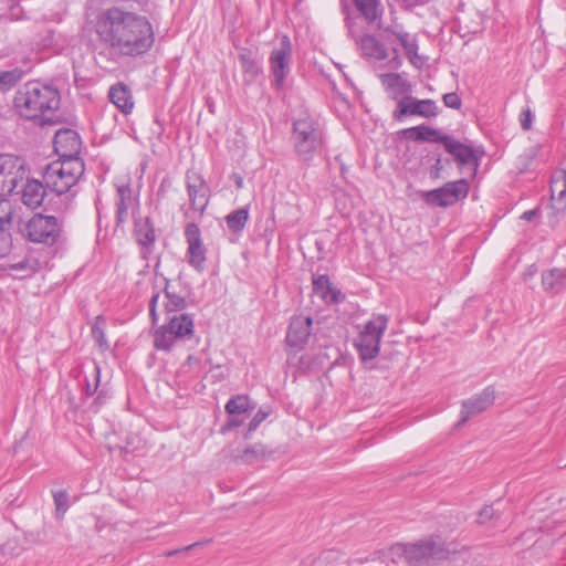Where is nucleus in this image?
<instances>
[{
	"instance_id": "f257e3e1",
	"label": "nucleus",
	"mask_w": 566,
	"mask_h": 566,
	"mask_svg": "<svg viewBox=\"0 0 566 566\" xmlns=\"http://www.w3.org/2000/svg\"><path fill=\"white\" fill-rule=\"evenodd\" d=\"M94 31L101 44L123 56L143 55L155 42L154 29L147 17L117 6L96 14Z\"/></svg>"
},
{
	"instance_id": "f03ea898",
	"label": "nucleus",
	"mask_w": 566,
	"mask_h": 566,
	"mask_svg": "<svg viewBox=\"0 0 566 566\" xmlns=\"http://www.w3.org/2000/svg\"><path fill=\"white\" fill-rule=\"evenodd\" d=\"M59 105V91L40 82L25 84L14 96V107L18 113L27 119H39L41 125L53 123L50 117H46V113L56 111Z\"/></svg>"
},
{
	"instance_id": "7ed1b4c3",
	"label": "nucleus",
	"mask_w": 566,
	"mask_h": 566,
	"mask_svg": "<svg viewBox=\"0 0 566 566\" xmlns=\"http://www.w3.org/2000/svg\"><path fill=\"white\" fill-rule=\"evenodd\" d=\"M84 174V163L80 157H69L49 164L43 172L45 186L59 199L78 182Z\"/></svg>"
},
{
	"instance_id": "20e7f679",
	"label": "nucleus",
	"mask_w": 566,
	"mask_h": 566,
	"mask_svg": "<svg viewBox=\"0 0 566 566\" xmlns=\"http://www.w3.org/2000/svg\"><path fill=\"white\" fill-rule=\"evenodd\" d=\"M195 322L190 314H174L154 334V346L158 350L170 352L175 346L195 340Z\"/></svg>"
},
{
	"instance_id": "39448f33",
	"label": "nucleus",
	"mask_w": 566,
	"mask_h": 566,
	"mask_svg": "<svg viewBox=\"0 0 566 566\" xmlns=\"http://www.w3.org/2000/svg\"><path fill=\"white\" fill-rule=\"evenodd\" d=\"M292 142L302 161L310 163L324 144V134L318 123L304 113L293 122Z\"/></svg>"
},
{
	"instance_id": "423d86ee",
	"label": "nucleus",
	"mask_w": 566,
	"mask_h": 566,
	"mask_svg": "<svg viewBox=\"0 0 566 566\" xmlns=\"http://www.w3.org/2000/svg\"><path fill=\"white\" fill-rule=\"evenodd\" d=\"M392 554L403 556L411 566H423L430 560H442L449 556V549L440 538L422 539L413 544H397L391 548Z\"/></svg>"
},
{
	"instance_id": "0eeeda50",
	"label": "nucleus",
	"mask_w": 566,
	"mask_h": 566,
	"mask_svg": "<svg viewBox=\"0 0 566 566\" xmlns=\"http://www.w3.org/2000/svg\"><path fill=\"white\" fill-rule=\"evenodd\" d=\"M63 219L55 216L35 213L24 224L23 233L33 243L53 247L63 239Z\"/></svg>"
},
{
	"instance_id": "6e6552de",
	"label": "nucleus",
	"mask_w": 566,
	"mask_h": 566,
	"mask_svg": "<svg viewBox=\"0 0 566 566\" xmlns=\"http://www.w3.org/2000/svg\"><path fill=\"white\" fill-rule=\"evenodd\" d=\"M388 317L376 315L369 319L354 342L359 358L363 361H370L377 357L380 349V339L387 328Z\"/></svg>"
},
{
	"instance_id": "1a4fd4ad",
	"label": "nucleus",
	"mask_w": 566,
	"mask_h": 566,
	"mask_svg": "<svg viewBox=\"0 0 566 566\" xmlns=\"http://www.w3.org/2000/svg\"><path fill=\"white\" fill-rule=\"evenodd\" d=\"M186 187L189 209L185 211L187 219H201L210 201V188L205 178L195 171L186 174Z\"/></svg>"
},
{
	"instance_id": "9d476101",
	"label": "nucleus",
	"mask_w": 566,
	"mask_h": 566,
	"mask_svg": "<svg viewBox=\"0 0 566 566\" xmlns=\"http://www.w3.org/2000/svg\"><path fill=\"white\" fill-rule=\"evenodd\" d=\"M468 193V181L465 179H459L449 181L437 189L421 191L420 196L429 206L447 208L454 205L460 199H464Z\"/></svg>"
},
{
	"instance_id": "9b49d317",
	"label": "nucleus",
	"mask_w": 566,
	"mask_h": 566,
	"mask_svg": "<svg viewBox=\"0 0 566 566\" xmlns=\"http://www.w3.org/2000/svg\"><path fill=\"white\" fill-rule=\"evenodd\" d=\"M292 59V43L287 35H282L280 43L273 48L269 64L273 75V84L276 88L284 85L285 78L290 73V64Z\"/></svg>"
},
{
	"instance_id": "f8f14e48",
	"label": "nucleus",
	"mask_w": 566,
	"mask_h": 566,
	"mask_svg": "<svg viewBox=\"0 0 566 566\" xmlns=\"http://www.w3.org/2000/svg\"><path fill=\"white\" fill-rule=\"evenodd\" d=\"M24 176V161L10 154L0 155V195H11Z\"/></svg>"
},
{
	"instance_id": "ddd939ff",
	"label": "nucleus",
	"mask_w": 566,
	"mask_h": 566,
	"mask_svg": "<svg viewBox=\"0 0 566 566\" xmlns=\"http://www.w3.org/2000/svg\"><path fill=\"white\" fill-rule=\"evenodd\" d=\"M439 114V107L433 99H417L413 96H405L398 101L392 117L401 122L407 116H420L424 118L436 117Z\"/></svg>"
},
{
	"instance_id": "4468645a",
	"label": "nucleus",
	"mask_w": 566,
	"mask_h": 566,
	"mask_svg": "<svg viewBox=\"0 0 566 566\" xmlns=\"http://www.w3.org/2000/svg\"><path fill=\"white\" fill-rule=\"evenodd\" d=\"M185 239L188 244L187 259L188 263L201 272L205 269L207 260V249L201 239V231L195 221L188 222L185 227Z\"/></svg>"
},
{
	"instance_id": "2eb2a0df",
	"label": "nucleus",
	"mask_w": 566,
	"mask_h": 566,
	"mask_svg": "<svg viewBox=\"0 0 566 566\" xmlns=\"http://www.w3.org/2000/svg\"><path fill=\"white\" fill-rule=\"evenodd\" d=\"M495 391L492 387L484 388L480 394L462 402L461 418L457 426L467 422L471 417L479 415L493 405Z\"/></svg>"
},
{
	"instance_id": "dca6fc26",
	"label": "nucleus",
	"mask_w": 566,
	"mask_h": 566,
	"mask_svg": "<svg viewBox=\"0 0 566 566\" xmlns=\"http://www.w3.org/2000/svg\"><path fill=\"white\" fill-rule=\"evenodd\" d=\"M312 318L310 316H295L291 319L286 344L295 350L302 349L311 336Z\"/></svg>"
},
{
	"instance_id": "f3484780",
	"label": "nucleus",
	"mask_w": 566,
	"mask_h": 566,
	"mask_svg": "<svg viewBox=\"0 0 566 566\" xmlns=\"http://www.w3.org/2000/svg\"><path fill=\"white\" fill-rule=\"evenodd\" d=\"M442 145L446 150L454 157V159L462 166L470 165L475 171L479 167V158L475 155L474 150L458 140L453 137L447 135L442 138Z\"/></svg>"
},
{
	"instance_id": "a211bd4d",
	"label": "nucleus",
	"mask_w": 566,
	"mask_h": 566,
	"mask_svg": "<svg viewBox=\"0 0 566 566\" xmlns=\"http://www.w3.org/2000/svg\"><path fill=\"white\" fill-rule=\"evenodd\" d=\"M381 85L386 93L394 101L411 95L412 86L410 82L399 73H385L379 75Z\"/></svg>"
},
{
	"instance_id": "6ab92c4d",
	"label": "nucleus",
	"mask_w": 566,
	"mask_h": 566,
	"mask_svg": "<svg viewBox=\"0 0 566 566\" xmlns=\"http://www.w3.org/2000/svg\"><path fill=\"white\" fill-rule=\"evenodd\" d=\"M138 206L137 199L133 195L129 185H120L117 187L116 201V226L119 227L128 220L129 210Z\"/></svg>"
},
{
	"instance_id": "aec40b11",
	"label": "nucleus",
	"mask_w": 566,
	"mask_h": 566,
	"mask_svg": "<svg viewBox=\"0 0 566 566\" xmlns=\"http://www.w3.org/2000/svg\"><path fill=\"white\" fill-rule=\"evenodd\" d=\"M81 140L76 132L72 129L59 130L54 136V147L63 158L77 157Z\"/></svg>"
},
{
	"instance_id": "412c9836",
	"label": "nucleus",
	"mask_w": 566,
	"mask_h": 566,
	"mask_svg": "<svg viewBox=\"0 0 566 566\" xmlns=\"http://www.w3.org/2000/svg\"><path fill=\"white\" fill-rule=\"evenodd\" d=\"M135 235L138 244L142 247L143 258L147 259V254L156 241L155 228L149 218H135Z\"/></svg>"
},
{
	"instance_id": "4be33fe9",
	"label": "nucleus",
	"mask_w": 566,
	"mask_h": 566,
	"mask_svg": "<svg viewBox=\"0 0 566 566\" xmlns=\"http://www.w3.org/2000/svg\"><path fill=\"white\" fill-rule=\"evenodd\" d=\"M46 189L49 188L45 184L43 185L36 179H30L27 180L19 193L21 195L22 202L27 207L35 209L42 205L46 195Z\"/></svg>"
},
{
	"instance_id": "5701e85b",
	"label": "nucleus",
	"mask_w": 566,
	"mask_h": 566,
	"mask_svg": "<svg viewBox=\"0 0 566 566\" xmlns=\"http://www.w3.org/2000/svg\"><path fill=\"white\" fill-rule=\"evenodd\" d=\"M385 32L392 34L398 40L412 65L420 67L423 64L418 55V43L413 36L401 29L387 28Z\"/></svg>"
},
{
	"instance_id": "b1692460",
	"label": "nucleus",
	"mask_w": 566,
	"mask_h": 566,
	"mask_svg": "<svg viewBox=\"0 0 566 566\" xmlns=\"http://www.w3.org/2000/svg\"><path fill=\"white\" fill-rule=\"evenodd\" d=\"M111 102L124 114H129L134 108L130 90L123 83H117L109 88Z\"/></svg>"
},
{
	"instance_id": "393cba45",
	"label": "nucleus",
	"mask_w": 566,
	"mask_h": 566,
	"mask_svg": "<svg viewBox=\"0 0 566 566\" xmlns=\"http://www.w3.org/2000/svg\"><path fill=\"white\" fill-rule=\"evenodd\" d=\"M543 289L557 294L566 289V269H552L542 274Z\"/></svg>"
},
{
	"instance_id": "a878e982",
	"label": "nucleus",
	"mask_w": 566,
	"mask_h": 566,
	"mask_svg": "<svg viewBox=\"0 0 566 566\" xmlns=\"http://www.w3.org/2000/svg\"><path fill=\"white\" fill-rule=\"evenodd\" d=\"M403 136L408 139L415 142H431V143H441L442 138L446 136L441 134L439 130L431 128L427 125H419L416 127H410L403 130Z\"/></svg>"
},
{
	"instance_id": "bb28decb",
	"label": "nucleus",
	"mask_w": 566,
	"mask_h": 566,
	"mask_svg": "<svg viewBox=\"0 0 566 566\" xmlns=\"http://www.w3.org/2000/svg\"><path fill=\"white\" fill-rule=\"evenodd\" d=\"M255 403H252L245 395H237L228 400L224 409L229 416L244 415L253 411Z\"/></svg>"
},
{
	"instance_id": "cd10ccee",
	"label": "nucleus",
	"mask_w": 566,
	"mask_h": 566,
	"mask_svg": "<svg viewBox=\"0 0 566 566\" xmlns=\"http://www.w3.org/2000/svg\"><path fill=\"white\" fill-rule=\"evenodd\" d=\"M313 290L324 300H331L332 302H338L340 293L336 291L327 275H317L313 277Z\"/></svg>"
},
{
	"instance_id": "c85d7f7f",
	"label": "nucleus",
	"mask_w": 566,
	"mask_h": 566,
	"mask_svg": "<svg viewBox=\"0 0 566 566\" xmlns=\"http://www.w3.org/2000/svg\"><path fill=\"white\" fill-rule=\"evenodd\" d=\"M360 48L364 51V53L370 57L377 60H386L388 57L387 50L373 35H361Z\"/></svg>"
},
{
	"instance_id": "c756f323",
	"label": "nucleus",
	"mask_w": 566,
	"mask_h": 566,
	"mask_svg": "<svg viewBox=\"0 0 566 566\" xmlns=\"http://www.w3.org/2000/svg\"><path fill=\"white\" fill-rule=\"evenodd\" d=\"M224 219L228 229L233 233H239L245 228L248 223L249 209L248 207L237 209L227 214Z\"/></svg>"
},
{
	"instance_id": "7c9ffc66",
	"label": "nucleus",
	"mask_w": 566,
	"mask_h": 566,
	"mask_svg": "<svg viewBox=\"0 0 566 566\" xmlns=\"http://www.w3.org/2000/svg\"><path fill=\"white\" fill-rule=\"evenodd\" d=\"M165 297L167 300L165 303V311L167 316L174 314H185L182 312L187 305L185 297L175 292H171L168 284L165 286Z\"/></svg>"
},
{
	"instance_id": "2f4dec72",
	"label": "nucleus",
	"mask_w": 566,
	"mask_h": 566,
	"mask_svg": "<svg viewBox=\"0 0 566 566\" xmlns=\"http://www.w3.org/2000/svg\"><path fill=\"white\" fill-rule=\"evenodd\" d=\"M357 10L369 23H376L380 18L379 0H354Z\"/></svg>"
},
{
	"instance_id": "473e14b6",
	"label": "nucleus",
	"mask_w": 566,
	"mask_h": 566,
	"mask_svg": "<svg viewBox=\"0 0 566 566\" xmlns=\"http://www.w3.org/2000/svg\"><path fill=\"white\" fill-rule=\"evenodd\" d=\"M268 454L266 448L261 443H255L247 447L241 454L235 458L245 464L254 463L261 459H264Z\"/></svg>"
},
{
	"instance_id": "72a5a7b5",
	"label": "nucleus",
	"mask_w": 566,
	"mask_h": 566,
	"mask_svg": "<svg viewBox=\"0 0 566 566\" xmlns=\"http://www.w3.org/2000/svg\"><path fill=\"white\" fill-rule=\"evenodd\" d=\"M23 71L21 69H12L9 71H0V91L4 92L13 87L21 81Z\"/></svg>"
},
{
	"instance_id": "f704fd0d",
	"label": "nucleus",
	"mask_w": 566,
	"mask_h": 566,
	"mask_svg": "<svg viewBox=\"0 0 566 566\" xmlns=\"http://www.w3.org/2000/svg\"><path fill=\"white\" fill-rule=\"evenodd\" d=\"M101 368L93 361L90 367L88 375H85V395L87 397L94 395L99 386Z\"/></svg>"
},
{
	"instance_id": "c9c22d12",
	"label": "nucleus",
	"mask_w": 566,
	"mask_h": 566,
	"mask_svg": "<svg viewBox=\"0 0 566 566\" xmlns=\"http://www.w3.org/2000/svg\"><path fill=\"white\" fill-rule=\"evenodd\" d=\"M38 261L34 259L24 258L19 262L11 263L9 268L12 271L21 272V277L29 276L38 270Z\"/></svg>"
},
{
	"instance_id": "e433bc0d",
	"label": "nucleus",
	"mask_w": 566,
	"mask_h": 566,
	"mask_svg": "<svg viewBox=\"0 0 566 566\" xmlns=\"http://www.w3.org/2000/svg\"><path fill=\"white\" fill-rule=\"evenodd\" d=\"M6 196L7 195H0V226L9 229L13 209L10 200L7 199Z\"/></svg>"
},
{
	"instance_id": "4c0bfd02",
	"label": "nucleus",
	"mask_w": 566,
	"mask_h": 566,
	"mask_svg": "<svg viewBox=\"0 0 566 566\" xmlns=\"http://www.w3.org/2000/svg\"><path fill=\"white\" fill-rule=\"evenodd\" d=\"M55 511L59 518H62L69 509V495L66 491H56L53 493Z\"/></svg>"
},
{
	"instance_id": "58836bf2",
	"label": "nucleus",
	"mask_w": 566,
	"mask_h": 566,
	"mask_svg": "<svg viewBox=\"0 0 566 566\" xmlns=\"http://www.w3.org/2000/svg\"><path fill=\"white\" fill-rule=\"evenodd\" d=\"M103 325L104 321L98 316L92 326V336L101 348H108Z\"/></svg>"
},
{
	"instance_id": "ea45409f",
	"label": "nucleus",
	"mask_w": 566,
	"mask_h": 566,
	"mask_svg": "<svg viewBox=\"0 0 566 566\" xmlns=\"http://www.w3.org/2000/svg\"><path fill=\"white\" fill-rule=\"evenodd\" d=\"M271 413V408H261L258 410V412L253 416L251 421L249 422L248 430L244 434V438H249L250 434L263 422Z\"/></svg>"
},
{
	"instance_id": "a19ab883",
	"label": "nucleus",
	"mask_w": 566,
	"mask_h": 566,
	"mask_svg": "<svg viewBox=\"0 0 566 566\" xmlns=\"http://www.w3.org/2000/svg\"><path fill=\"white\" fill-rule=\"evenodd\" d=\"M12 248V238L8 228L0 226V259L8 255Z\"/></svg>"
},
{
	"instance_id": "79ce46f5",
	"label": "nucleus",
	"mask_w": 566,
	"mask_h": 566,
	"mask_svg": "<svg viewBox=\"0 0 566 566\" xmlns=\"http://www.w3.org/2000/svg\"><path fill=\"white\" fill-rule=\"evenodd\" d=\"M117 3L128 4L133 9H138L143 12H150L151 0H114Z\"/></svg>"
},
{
	"instance_id": "37998d69",
	"label": "nucleus",
	"mask_w": 566,
	"mask_h": 566,
	"mask_svg": "<svg viewBox=\"0 0 566 566\" xmlns=\"http://www.w3.org/2000/svg\"><path fill=\"white\" fill-rule=\"evenodd\" d=\"M562 185H566V171H557L551 181L552 199H555V193L562 188Z\"/></svg>"
},
{
	"instance_id": "c03bdc74",
	"label": "nucleus",
	"mask_w": 566,
	"mask_h": 566,
	"mask_svg": "<svg viewBox=\"0 0 566 566\" xmlns=\"http://www.w3.org/2000/svg\"><path fill=\"white\" fill-rule=\"evenodd\" d=\"M443 104L452 109H460L462 102L459 95L454 92L447 93L442 96Z\"/></svg>"
},
{
	"instance_id": "a18cd8bd",
	"label": "nucleus",
	"mask_w": 566,
	"mask_h": 566,
	"mask_svg": "<svg viewBox=\"0 0 566 566\" xmlns=\"http://www.w3.org/2000/svg\"><path fill=\"white\" fill-rule=\"evenodd\" d=\"M555 209L564 211L566 209V185H562V188L555 193Z\"/></svg>"
},
{
	"instance_id": "49530a36",
	"label": "nucleus",
	"mask_w": 566,
	"mask_h": 566,
	"mask_svg": "<svg viewBox=\"0 0 566 566\" xmlns=\"http://www.w3.org/2000/svg\"><path fill=\"white\" fill-rule=\"evenodd\" d=\"M240 59L242 61V66L245 72L252 73L253 75L258 74L259 69L249 54H241Z\"/></svg>"
},
{
	"instance_id": "de8ad7c7",
	"label": "nucleus",
	"mask_w": 566,
	"mask_h": 566,
	"mask_svg": "<svg viewBox=\"0 0 566 566\" xmlns=\"http://www.w3.org/2000/svg\"><path fill=\"white\" fill-rule=\"evenodd\" d=\"M495 516V510L491 505H485L479 511V520L480 524H484L488 521L492 520Z\"/></svg>"
},
{
	"instance_id": "09e8293b",
	"label": "nucleus",
	"mask_w": 566,
	"mask_h": 566,
	"mask_svg": "<svg viewBox=\"0 0 566 566\" xmlns=\"http://www.w3.org/2000/svg\"><path fill=\"white\" fill-rule=\"evenodd\" d=\"M521 126L524 130H530L533 122V113L531 108H526L522 112L520 117Z\"/></svg>"
},
{
	"instance_id": "8fccbe9b",
	"label": "nucleus",
	"mask_w": 566,
	"mask_h": 566,
	"mask_svg": "<svg viewBox=\"0 0 566 566\" xmlns=\"http://www.w3.org/2000/svg\"><path fill=\"white\" fill-rule=\"evenodd\" d=\"M442 170H443L442 159L440 157H438L436 159V163L431 166V168L429 170L430 178L433 180L441 178Z\"/></svg>"
},
{
	"instance_id": "3c124183",
	"label": "nucleus",
	"mask_w": 566,
	"mask_h": 566,
	"mask_svg": "<svg viewBox=\"0 0 566 566\" xmlns=\"http://www.w3.org/2000/svg\"><path fill=\"white\" fill-rule=\"evenodd\" d=\"M240 416L241 415L229 416V419L224 424L223 430H232L234 428L240 427L243 423V419L240 418Z\"/></svg>"
},
{
	"instance_id": "603ef678",
	"label": "nucleus",
	"mask_w": 566,
	"mask_h": 566,
	"mask_svg": "<svg viewBox=\"0 0 566 566\" xmlns=\"http://www.w3.org/2000/svg\"><path fill=\"white\" fill-rule=\"evenodd\" d=\"M346 24H347V29H348V34L354 39V40H360V35L359 33L356 31V28H355V23L353 21H355V19L350 18V17H347L346 19Z\"/></svg>"
},
{
	"instance_id": "864d4df0",
	"label": "nucleus",
	"mask_w": 566,
	"mask_h": 566,
	"mask_svg": "<svg viewBox=\"0 0 566 566\" xmlns=\"http://www.w3.org/2000/svg\"><path fill=\"white\" fill-rule=\"evenodd\" d=\"M158 298H159V294H154L149 302V314L153 318V322H155L157 319L156 304H157Z\"/></svg>"
},
{
	"instance_id": "5fc2aeb1",
	"label": "nucleus",
	"mask_w": 566,
	"mask_h": 566,
	"mask_svg": "<svg viewBox=\"0 0 566 566\" xmlns=\"http://www.w3.org/2000/svg\"><path fill=\"white\" fill-rule=\"evenodd\" d=\"M201 544H202V543L197 542V543H193V544H191V545L185 546V547L179 548V549L169 551V552L165 553V556H168V557H169V556L176 555V554L181 553V552H187V551H190L191 548H193V547H196V546H199V545H201Z\"/></svg>"
},
{
	"instance_id": "6e6d98bb",
	"label": "nucleus",
	"mask_w": 566,
	"mask_h": 566,
	"mask_svg": "<svg viewBox=\"0 0 566 566\" xmlns=\"http://www.w3.org/2000/svg\"><path fill=\"white\" fill-rule=\"evenodd\" d=\"M537 212H538V209L527 210V211L523 212V214L521 216V219H523L525 221H532L536 217Z\"/></svg>"
},
{
	"instance_id": "4d7b16f0",
	"label": "nucleus",
	"mask_w": 566,
	"mask_h": 566,
	"mask_svg": "<svg viewBox=\"0 0 566 566\" xmlns=\"http://www.w3.org/2000/svg\"><path fill=\"white\" fill-rule=\"evenodd\" d=\"M234 181H235V186L238 188H242L243 187V178L239 175H234Z\"/></svg>"
},
{
	"instance_id": "13d9d810",
	"label": "nucleus",
	"mask_w": 566,
	"mask_h": 566,
	"mask_svg": "<svg viewBox=\"0 0 566 566\" xmlns=\"http://www.w3.org/2000/svg\"><path fill=\"white\" fill-rule=\"evenodd\" d=\"M427 0H408L409 4L413 6V4H422L424 3Z\"/></svg>"
},
{
	"instance_id": "bf43d9fd",
	"label": "nucleus",
	"mask_w": 566,
	"mask_h": 566,
	"mask_svg": "<svg viewBox=\"0 0 566 566\" xmlns=\"http://www.w3.org/2000/svg\"><path fill=\"white\" fill-rule=\"evenodd\" d=\"M74 195H71V196H66L65 199H66V202L64 203V208L67 209L70 203H71V197H73Z\"/></svg>"
},
{
	"instance_id": "052dcab7",
	"label": "nucleus",
	"mask_w": 566,
	"mask_h": 566,
	"mask_svg": "<svg viewBox=\"0 0 566 566\" xmlns=\"http://www.w3.org/2000/svg\"><path fill=\"white\" fill-rule=\"evenodd\" d=\"M104 397H105V396H104V391H103V390H101V391L98 392V396H97L96 400H97L98 402H101V401H102V399H103Z\"/></svg>"
}]
</instances>
